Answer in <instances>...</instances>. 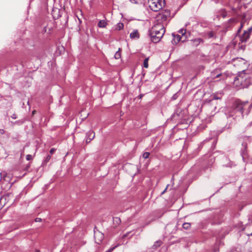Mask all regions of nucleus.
I'll list each match as a JSON object with an SVG mask.
<instances>
[{
  "mask_svg": "<svg viewBox=\"0 0 252 252\" xmlns=\"http://www.w3.org/2000/svg\"><path fill=\"white\" fill-rule=\"evenodd\" d=\"M11 118L13 119H16L17 118V116H16V115L15 114H13L12 116H11Z\"/></svg>",
  "mask_w": 252,
  "mask_h": 252,
  "instance_id": "obj_30",
  "label": "nucleus"
},
{
  "mask_svg": "<svg viewBox=\"0 0 252 252\" xmlns=\"http://www.w3.org/2000/svg\"><path fill=\"white\" fill-rule=\"evenodd\" d=\"M142 95H139V98H141L142 97Z\"/></svg>",
  "mask_w": 252,
  "mask_h": 252,
  "instance_id": "obj_37",
  "label": "nucleus"
},
{
  "mask_svg": "<svg viewBox=\"0 0 252 252\" xmlns=\"http://www.w3.org/2000/svg\"><path fill=\"white\" fill-rule=\"evenodd\" d=\"M191 227V224L189 222H185L183 224V227L186 229L188 230Z\"/></svg>",
  "mask_w": 252,
  "mask_h": 252,
  "instance_id": "obj_18",
  "label": "nucleus"
},
{
  "mask_svg": "<svg viewBox=\"0 0 252 252\" xmlns=\"http://www.w3.org/2000/svg\"><path fill=\"white\" fill-rule=\"evenodd\" d=\"M26 159L27 160H31L32 159V156L31 155H28L27 156H26Z\"/></svg>",
  "mask_w": 252,
  "mask_h": 252,
  "instance_id": "obj_25",
  "label": "nucleus"
},
{
  "mask_svg": "<svg viewBox=\"0 0 252 252\" xmlns=\"http://www.w3.org/2000/svg\"><path fill=\"white\" fill-rule=\"evenodd\" d=\"M115 249V247L114 248H110V249H109L108 250H107L106 252H111L112 251H113V250Z\"/></svg>",
  "mask_w": 252,
  "mask_h": 252,
  "instance_id": "obj_31",
  "label": "nucleus"
},
{
  "mask_svg": "<svg viewBox=\"0 0 252 252\" xmlns=\"http://www.w3.org/2000/svg\"><path fill=\"white\" fill-rule=\"evenodd\" d=\"M243 147H244V149L242 150V152H241V155L243 157V159L247 157V144L246 143H243L242 144Z\"/></svg>",
  "mask_w": 252,
  "mask_h": 252,
  "instance_id": "obj_11",
  "label": "nucleus"
},
{
  "mask_svg": "<svg viewBox=\"0 0 252 252\" xmlns=\"http://www.w3.org/2000/svg\"><path fill=\"white\" fill-rule=\"evenodd\" d=\"M139 37L140 34L137 30H134L130 33V37L131 39H138Z\"/></svg>",
  "mask_w": 252,
  "mask_h": 252,
  "instance_id": "obj_10",
  "label": "nucleus"
},
{
  "mask_svg": "<svg viewBox=\"0 0 252 252\" xmlns=\"http://www.w3.org/2000/svg\"><path fill=\"white\" fill-rule=\"evenodd\" d=\"M169 185H167L165 189L161 192V194H163L167 190V188L169 187Z\"/></svg>",
  "mask_w": 252,
  "mask_h": 252,
  "instance_id": "obj_27",
  "label": "nucleus"
},
{
  "mask_svg": "<svg viewBox=\"0 0 252 252\" xmlns=\"http://www.w3.org/2000/svg\"><path fill=\"white\" fill-rule=\"evenodd\" d=\"M94 237L95 243L99 245L104 239V235L102 233L98 231L94 232Z\"/></svg>",
  "mask_w": 252,
  "mask_h": 252,
  "instance_id": "obj_6",
  "label": "nucleus"
},
{
  "mask_svg": "<svg viewBox=\"0 0 252 252\" xmlns=\"http://www.w3.org/2000/svg\"><path fill=\"white\" fill-rule=\"evenodd\" d=\"M212 99L211 101H213V100H218L221 99L222 97V95L221 94H214L212 96Z\"/></svg>",
  "mask_w": 252,
  "mask_h": 252,
  "instance_id": "obj_12",
  "label": "nucleus"
},
{
  "mask_svg": "<svg viewBox=\"0 0 252 252\" xmlns=\"http://www.w3.org/2000/svg\"><path fill=\"white\" fill-rule=\"evenodd\" d=\"M243 70L240 72L234 80V85L239 89L248 87L251 84V79L248 74L245 73Z\"/></svg>",
  "mask_w": 252,
  "mask_h": 252,
  "instance_id": "obj_2",
  "label": "nucleus"
},
{
  "mask_svg": "<svg viewBox=\"0 0 252 252\" xmlns=\"http://www.w3.org/2000/svg\"><path fill=\"white\" fill-rule=\"evenodd\" d=\"M179 33H181L182 35H184L186 33V30L185 29H181L179 31Z\"/></svg>",
  "mask_w": 252,
  "mask_h": 252,
  "instance_id": "obj_23",
  "label": "nucleus"
},
{
  "mask_svg": "<svg viewBox=\"0 0 252 252\" xmlns=\"http://www.w3.org/2000/svg\"><path fill=\"white\" fill-rule=\"evenodd\" d=\"M51 158V156L48 155L46 157L45 160L44 161V163H45V164L47 163V162H48L49 161V160Z\"/></svg>",
  "mask_w": 252,
  "mask_h": 252,
  "instance_id": "obj_22",
  "label": "nucleus"
},
{
  "mask_svg": "<svg viewBox=\"0 0 252 252\" xmlns=\"http://www.w3.org/2000/svg\"><path fill=\"white\" fill-rule=\"evenodd\" d=\"M170 13L169 11H165L164 13H159L157 16L158 20H161V22L165 21L167 20V17L169 16Z\"/></svg>",
  "mask_w": 252,
  "mask_h": 252,
  "instance_id": "obj_8",
  "label": "nucleus"
},
{
  "mask_svg": "<svg viewBox=\"0 0 252 252\" xmlns=\"http://www.w3.org/2000/svg\"><path fill=\"white\" fill-rule=\"evenodd\" d=\"M113 222L114 224L116 226L117 225H118L120 224L121 222V220L120 218L119 217H115L113 218Z\"/></svg>",
  "mask_w": 252,
  "mask_h": 252,
  "instance_id": "obj_14",
  "label": "nucleus"
},
{
  "mask_svg": "<svg viewBox=\"0 0 252 252\" xmlns=\"http://www.w3.org/2000/svg\"><path fill=\"white\" fill-rule=\"evenodd\" d=\"M128 234H129V232H128V233H127L126 234L124 235V236H123V238H125V237H127V236H128Z\"/></svg>",
  "mask_w": 252,
  "mask_h": 252,
  "instance_id": "obj_33",
  "label": "nucleus"
},
{
  "mask_svg": "<svg viewBox=\"0 0 252 252\" xmlns=\"http://www.w3.org/2000/svg\"><path fill=\"white\" fill-rule=\"evenodd\" d=\"M149 6L154 11H158L165 5V0H148Z\"/></svg>",
  "mask_w": 252,
  "mask_h": 252,
  "instance_id": "obj_3",
  "label": "nucleus"
},
{
  "mask_svg": "<svg viewBox=\"0 0 252 252\" xmlns=\"http://www.w3.org/2000/svg\"><path fill=\"white\" fill-rule=\"evenodd\" d=\"M35 221L37 222V221H40L41 220V219H40V218H36L35 220Z\"/></svg>",
  "mask_w": 252,
  "mask_h": 252,
  "instance_id": "obj_32",
  "label": "nucleus"
},
{
  "mask_svg": "<svg viewBox=\"0 0 252 252\" xmlns=\"http://www.w3.org/2000/svg\"><path fill=\"white\" fill-rule=\"evenodd\" d=\"M252 29V28H249L248 31H245L243 34L240 36V38L241 42H246L248 40L250 37Z\"/></svg>",
  "mask_w": 252,
  "mask_h": 252,
  "instance_id": "obj_7",
  "label": "nucleus"
},
{
  "mask_svg": "<svg viewBox=\"0 0 252 252\" xmlns=\"http://www.w3.org/2000/svg\"><path fill=\"white\" fill-rule=\"evenodd\" d=\"M55 151H56V149L55 148H52L50 150V153L51 154H53L55 152Z\"/></svg>",
  "mask_w": 252,
  "mask_h": 252,
  "instance_id": "obj_26",
  "label": "nucleus"
},
{
  "mask_svg": "<svg viewBox=\"0 0 252 252\" xmlns=\"http://www.w3.org/2000/svg\"><path fill=\"white\" fill-rule=\"evenodd\" d=\"M124 28V24L122 23H118L115 26V30L120 31Z\"/></svg>",
  "mask_w": 252,
  "mask_h": 252,
  "instance_id": "obj_16",
  "label": "nucleus"
},
{
  "mask_svg": "<svg viewBox=\"0 0 252 252\" xmlns=\"http://www.w3.org/2000/svg\"><path fill=\"white\" fill-rule=\"evenodd\" d=\"M148 61H149V58H146L145 59L144 62H143V66L145 68H148L149 66L148 64Z\"/></svg>",
  "mask_w": 252,
  "mask_h": 252,
  "instance_id": "obj_19",
  "label": "nucleus"
},
{
  "mask_svg": "<svg viewBox=\"0 0 252 252\" xmlns=\"http://www.w3.org/2000/svg\"><path fill=\"white\" fill-rule=\"evenodd\" d=\"M205 36L207 38H212L214 37L215 35V33L213 31H210L207 32L205 33Z\"/></svg>",
  "mask_w": 252,
  "mask_h": 252,
  "instance_id": "obj_15",
  "label": "nucleus"
},
{
  "mask_svg": "<svg viewBox=\"0 0 252 252\" xmlns=\"http://www.w3.org/2000/svg\"><path fill=\"white\" fill-rule=\"evenodd\" d=\"M5 132V131L3 129H0V136L3 134Z\"/></svg>",
  "mask_w": 252,
  "mask_h": 252,
  "instance_id": "obj_29",
  "label": "nucleus"
},
{
  "mask_svg": "<svg viewBox=\"0 0 252 252\" xmlns=\"http://www.w3.org/2000/svg\"><path fill=\"white\" fill-rule=\"evenodd\" d=\"M175 40L176 39L177 40V42H179L180 41L181 39V37L179 35H176V36H174Z\"/></svg>",
  "mask_w": 252,
  "mask_h": 252,
  "instance_id": "obj_24",
  "label": "nucleus"
},
{
  "mask_svg": "<svg viewBox=\"0 0 252 252\" xmlns=\"http://www.w3.org/2000/svg\"><path fill=\"white\" fill-rule=\"evenodd\" d=\"M150 156V153L149 152H145L143 154V157L145 159L148 158Z\"/></svg>",
  "mask_w": 252,
  "mask_h": 252,
  "instance_id": "obj_21",
  "label": "nucleus"
},
{
  "mask_svg": "<svg viewBox=\"0 0 252 252\" xmlns=\"http://www.w3.org/2000/svg\"><path fill=\"white\" fill-rule=\"evenodd\" d=\"M244 2H245L246 3H250L252 0H242Z\"/></svg>",
  "mask_w": 252,
  "mask_h": 252,
  "instance_id": "obj_28",
  "label": "nucleus"
},
{
  "mask_svg": "<svg viewBox=\"0 0 252 252\" xmlns=\"http://www.w3.org/2000/svg\"><path fill=\"white\" fill-rule=\"evenodd\" d=\"M165 32L163 25L160 23L155 24L149 31V35L153 42L158 43L162 37Z\"/></svg>",
  "mask_w": 252,
  "mask_h": 252,
  "instance_id": "obj_1",
  "label": "nucleus"
},
{
  "mask_svg": "<svg viewBox=\"0 0 252 252\" xmlns=\"http://www.w3.org/2000/svg\"><path fill=\"white\" fill-rule=\"evenodd\" d=\"M36 112V111L35 110H33L32 112V115H33Z\"/></svg>",
  "mask_w": 252,
  "mask_h": 252,
  "instance_id": "obj_34",
  "label": "nucleus"
},
{
  "mask_svg": "<svg viewBox=\"0 0 252 252\" xmlns=\"http://www.w3.org/2000/svg\"><path fill=\"white\" fill-rule=\"evenodd\" d=\"M192 41L195 45H198L200 43L203 42V40L200 38L194 39Z\"/></svg>",
  "mask_w": 252,
  "mask_h": 252,
  "instance_id": "obj_17",
  "label": "nucleus"
},
{
  "mask_svg": "<svg viewBox=\"0 0 252 252\" xmlns=\"http://www.w3.org/2000/svg\"><path fill=\"white\" fill-rule=\"evenodd\" d=\"M234 110L236 111L239 112L243 115L244 110L247 109V112L250 111L251 106L249 105L248 102H242L240 100H236L234 104Z\"/></svg>",
  "mask_w": 252,
  "mask_h": 252,
  "instance_id": "obj_4",
  "label": "nucleus"
},
{
  "mask_svg": "<svg viewBox=\"0 0 252 252\" xmlns=\"http://www.w3.org/2000/svg\"><path fill=\"white\" fill-rule=\"evenodd\" d=\"M87 138L86 142L87 143H90L95 137V133L93 131H89L87 133Z\"/></svg>",
  "mask_w": 252,
  "mask_h": 252,
  "instance_id": "obj_9",
  "label": "nucleus"
},
{
  "mask_svg": "<svg viewBox=\"0 0 252 252\" xmlns=\"http://www.w3.org/2000/svg\"><path fill=\"white\" fill-rule=\"evenodd\" d=\"M120 50H121V49H120V48H119V51H117V52L115 53L114 57H115V58L116 59H120V58H121V53H120Z\"/></svg>",
  "mask_w": 252,
  "mask_h": 252,
  "instance_id": "obj_20",
  "label": "nucleus"
},
{
  "mask_svg": "<svg viewBox=\"0 0 252 252\" xmlns=\"http://www.w3.org/2000/svg\"><path fill=\"white\" fill-rule=\"evenodd\" d=\"M220 75H221V74H218V75H217L216 76V77H217V78H218V77H219Z\"/></svg>",
  "mask_w": 252,
  "mask_h": 252,
  "instance_id": "obj_35",
  "label": "nucleus"
},
{
  "mask_svg": "<svg viewBox=\"0 0 252 252\" xmlns=\"http://www.w3.org/2000/svg\"><path fill=\"white\" fill-rule=\"evenodd\" d=\"M107 22L105 20H101L98 23V26L99 28H105L107 26Z\"/></svg>",
  "mask_w": 252,
  "mask_h": 252,
  "instance_id": "obj_13",
  "label": "nucleus"
},
{
  "mask_svg": "<svg viewBox=\"0 0 252 252\" xmlns=\"http://www.w3.org/2000/svg\"><path fill=\"white\" fill-rule=\"evenodd\" d=\"M157 243H158L159 246L160 245V242H157Z\"/></svg>",
  "mask_w": 252,
  "mask_h": 252,
  "instance_id": "obj_36",
  "label": "nucleus"
},
{
  "mask_svg": "<svg viewBox=\"0 0 252 252\" xmlns=\"http://www.w3.org/2000/svg\"><path fill=\"white\" fill-rule=\"evenodd\" d=\"M231 63L235 66H241L245 64V60L241 58H237L232 60Z\"/></svg>",
  "mask_w": 252,
  "mask_h": 252,
  "instance_id": "obj_5",
  "label": "nucleus"
}]
</instances>
